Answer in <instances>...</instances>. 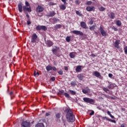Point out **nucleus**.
I'll use <instances>...</instances> for the list:
<instances>
[{
  "mask_svg": "<svg viewBox=\"0 0 127 127\" xmlns=\"http://www.w3.org/2000/svg\"><path fill=\"white\" fill-rule=\"evenodd\" d=\"M87 11H94L95 10V7L94 6H88L86 8Z\"/></svg>",
  "mask_w": 127,
  "mask_h": 127,
  "instance_id": "f3484780",
  "label": "nucleus"
},
{
  "mask_svg": "<svg viewBox=\"0 0 127 127\" xmlns=\"http://www.w3.org/2000/svg\"><path fill=\"white\" fill-rule=\"evenodd\" d=\"M112 29H114V31H118V29H117V28L113 27L112 28Z\"/></svg>",
  "mask_w": 127,
  "mask_h": 127,
  "instance_id": "5fc2aeb1",
  "label": "nucleus"
},
{
  "mask_svg": "<svg viewBox=\"0 0 127 127\" xmlns=\"http://www.w3.org/2000/svg\"><path fill=\"white\" fill-rule=\"evenodd\" d=\"M85 4L86 5H91V4H92V1H88L86 2Z\"/></svg>",
  "mask_w": 127,
  "mask_h": 127,
  "instance_id": "4c0bfd02",
  "label": "nucleus"
},
{
  "mask_svg": "<svg viewBox=\"0 0 127 127\" xmlns=\"http://www.w3.org/2000/svg\"><path fill=\"white\" fill-rule=\"evenodd\" d=\"M69 92L71 95H76V92L73 91V90H69Z\"/></svg>",
  "mask_w": 127,
  "mask_h": 127,
  "instance_id": "72a5a7b5",
  "label": "nucleus"
},
{
  "mask_svg": "<svg viewBox=\"0 0 127 127\" xmlns=\"http://www.w3.org/2000/svg\"><path fill=\"white\" fill-rule=\"evenodd\" d=\"M64 95L66 98H68V99H70V98H71V97H70V95H69V94H68L67 93H65L64 94Z\"/></svg>",
  "mask_w": 127,
  "mask_h": 127,
  "instance_id": "f704fd0d",
  "label": "nucleus"
},
{
  "mask_svg": "<svg viewBox=\"0 0 127 127\" xmlns=\"http://www.w3.org/2000/svg\"><path fill=\"white\" fill-rule=\"evenodd\" d=\"M37 35H36L35 33H34L31 37V42L32 43H35V42H36V39H37Z\"/></svg>",
  "mask_w": 127,
  "mask_h": 127,
  "instance_id": "423d86ee",
  "label": "nucleus"
},
{
  "mask_svg": "<svg viewBox=\"0 0 127 127\" xmlns=\"http://www.w3.org/2000/svg\"><path fill=\"white\" fill-rule=\"evenodd\" d=\"M99 10H100V11H104V10H106V8L102 6L99 8Z\"/></svg>",
  "mask_w": 127,
  "mask_h": 127,
  "instance_id": "7c9ffc66",
  "label": "nucleus"
},
{
  "mask_svg": "<svg viewBox=\"0 0 127 127\" xmlns=\"http://www.w3.org/2000/svg\"><path fill=\"white\" fill-rule=\"evenodd\" d=\"M44 10V8L41 5H38L37 7L36 8V11L37 12H42Z\"/></svg>",
  "mask_w": 127,
  "mask_h": 127,
  "instance_id": "f8f14e48",
  "label": "nucleus"
},
{
  "mask_svg": "<svg viewBox=\"0 0 127 127\" xmlns=\"http://www.w3.org/2000/svg\"><path fill=\"white\" fill-rule=\"evenodd\" d=\"M110 117H111V119H115V117L114 116L112 115V114H111V115H110Z\"/></svg>",
  "mask_w": 127,
  "mask_h": 127,
  "instance_id": "0e129e2a",
  "label": "nucleus"
},
{
  "mask_svg": "<svg viewBox=\"0 0 127 127\" xmlns=\"http://www.w3.org/2000/svg\"><path fill=\"white\" fill-rule=\"evenodd\" d=\"M83 101L85 103H88V104H90L91 105H93L94 102V100L93 99L87 97L83 98Z\"/></svg>",
  "mask_w": 127,
  "mask_h": 127,
  "instance_id": "f03ea898",
  "label": "nucleus"
},
{
  "mask_svg": "<svg viewBox=\"0 0 127 127\" xmlns=\"http://www.w3.org/2000/svg\"><path fill=\"white\" fill-rule=\"evenodd\" d=\"M95 114L94 111H92L91 113H90V116H93Z\"/></svg>",
  "mask_w": 127,
  "mask_h": 127,
  "instance_id": "4d7b16f0",
  "label": "nucleus"
},
{
  "mask_svg": "<svg viewBox=\"0 0 127 127\" xmlns=\"http://www.w3.org/2000/svg\"><path fill=\"white\" fill-rule=\"evenodd\" d=\"M36 30H44V31H46L47 30V27L43 25H38L36 27Z\"/></svg>",
  "mask_w": 127,
  "mask_h": 127,
  "instance_id": "7ed1b4c3",
  "label": "nucleus"
},
{
  "mask_svg": "<svg viewBox=\"0 0 127 127\" xmlns=\"http://www.w3.org/2000/svg\"><path fill=\"white\" fill-rule=\"evenodd\" d=\"M91 56H92V57H96L95 55L94 54H91Z\"/></svg>",
  "mask_w": 127,
  "mask_h": 127,
  "instance_id": "680f3d73",
  "label": "nucleus"
},
{
  "mask_svg": "<svg viewBox=\"0 0 127 127\" xmlns=\"http://www.w3.org/2000/svg\"><path fill=\"white\" fill-rule=\"evenodd\" d=\"M109 122H111V123H114V124H116V120H113L112 119H110L109 120Z\"/></svg>",
  "mask_w": 127,
  "mask_h": 127,
  "instance_id": "79ce46f5",
  "label": "nucleus"
},
{
  "mask_svg": "<svg viewBox=\"0 0 127 127\" xmlns=\"http://www.w3.org/2000/svg\"><path fill=\"white\" fill-rule=\"evenodd\" d=\"M53 20L54 22H57V21H59V19L54 17L53 18Z\"/></svg>",
  "mask_w": 127,
  "mask_h": 127,
  "instance_id": "a19ab883",
  "label": "nucleus"
},
{
  "mask_svg": "<svg viewBox=\"0 0 127 127\" xmlns=\"http://www.w3.org/2000/svg\"><path fill=\"white\" fill-rule=\"evenodd\" d=\"M99 30L102 36H107V32H105V30L103 29L102 26L100 27Z\"/></svg>",
  "mask_w": 127,
  "mask_h": 127,
  "instance_id": "9d476101",
  "label": "nucleus"
},
{
  "mask_svg": "<svg viewBox=\"0 0 127 127\" xmlns=\"http://www.w3.org/2000/svg\"><path fill=\"white\" fill-rule=\"evenodd\" d=\"M93 75H94L95 77H97V78H100V77H101V74L98 71H94L93 72Z\"/></svg>",
  "mask_w": 127,
  "mask_h": 127,
  "instance_id": "412c9836",
  "label": "nucleus"
},
{
  "mask_svg": "<svg viewBox=\"0 0 127 127\" xmlns=\"http://www.w3.org/2000/svg\"><path fill=\"white\" fill-rule=\"evenodd\" d=\"M22 3L20 2L18 4V8L19 12H22Z\"/></svg>",
  "mask_w": 127,
  "mask_h": 127,
  "instance_id": "dca6fc26",
  "label": "nucleus"
},
{
  "mask_svg": "<svg viewBox=\"0 0 127 127\" xmlns=\"http://www.w3.org/2000/svg\"><path fill=\"white\" fill-rule=\"evenodd\" d=\"M46 116L47 117H48V116H50V114L49 113H47L46 114Z\"/></svg>",
  "mask_w": 127,
  "mask_h": 127,
  "instance_id": "052dcab7",
  "label": "nucleus"
},
{
  "mask_svg": "<svg viewBox=\"0 0 127 127\" xmlns=\"http://www.w3.org/2000/svg\"><path fill=\"white\" fill-rule=\"evenodd\" d=\"M70 85L72 86V87H75V86L77 85V82L75 80L72 81L70 82Z\"/></svg>",
  "mask_w": 127,
  "mask_h": 127,
  "instance_id": "b1692460",
  "label": "nucleus"
},
{
  "mask_svg": "<svg viewBox=\"0 0 127 127\" xmlns=\"http://www.w3.org/2000/svg\"><path fill=\"white\" fill-rule=\"evenodd\" d=\"M76 14H78V15H79V16H81V13L79 11H76Z\"/></svg>",
  "mask_w": 127,
  "mask_h": 127,
  "instance_id": "3c124183",
  "label": "nucleus"
},
{
  "mask_svg": "<svg viewBox=\"0 0 127 127\" xmlns=\"http://www.w3.org/2000/svg\"><path fill=\"white\" fill-rule=\"evenodd\" d=\"M90 92V89L89 88H85L82 89V92L83 94H88Z\"/></svg>",
  "mask_w": 127,
  "mask_h": 127,
  "instance_id": "4be33fe9",
  "label": "nucleus"
},
{
  "mask_svg": "<svg viewBox=\"0 0 127 127\" xmlns=\"http://www.w3.org/2000/svg\"><path fill=\"white\" fill-rule=\"evenodd\" d=\"M80 26H81L82 28L87 29V24H86V23H85V22H80Z\"/></svg>",
  "mask_w": 127,
  "mask_h": 127,
  "instance_id": "aec40b11",
  "label": "nucleus"
},
{
  "mask_svg": "<svg viewBox=\"0 0 127 127\" xmlns=\"http://www.w3.org/2000/svg\"><path fill=\"white\" fill-rule=\"evenodd\" d=\"M60 94H61L62 95L64 94V90H61L60 91Z\"/></svg>",
  "mask_w": 127,
  "mask_h": 127,
  "instance_id": "09e8293b",
  "label": "nucleus"
},
{
  "mask_svg": "<svg viewBox=\"0 0 127 127\" xmlns=\"http://www.w3.org/2000/svg\"><path fill=\"white\" fill-rule=\"evenodd\" d=\"M82 65H77L76 67V72H81L82 71Z\"/></svg>",
  "mask_w": 127,
  "mask_h": 127,
  "instance_id": "6ab92c4d",
  "label": "nucleus"
},
{
  "mask_svg": "<svg viewBox=\"0 0 127 127\" xmlns=\"http://www.w3.org/2000/svg\"><path fill=\"white\" fill-rule=\"evenodd\" d=\"M65 40H66V42H70V41H71V36L66 37Z\"/></svg>",
  "mask_w": 127,
  "mask_h": 127,
  "instance_id": "c85d7f7f",
  "label": "nucleus"
},
{
  "mask_svg": "<svg viewBox=\"0 0 127 127\" xmlns=\"http://www.w3.org/2000/svg\"><path fill=\"white\" fill-rule=\"evenodd\" d=\"M52 81H55V77H51Z\"/></svg>",
  "mask_w": 127,
  "mask_h": 127,
  "instance_id": "13d9d810",
  "label": "nucleus"
},
{
  "mask_svg": "<svg viewBox=\"0 0 127 127\" xmlns=\"http://www.w3.org/2000/svg\"><path fill=\"white\" fill-rule=\"evenodd\" d=\"M23 9L24 11H28V12H31V7L23 6Z\"/></svg>",
  "mask_w": 127,
  "mask_h": 127,
  "instance_id": "9b49d317",
  "label": "nucleus"
},
{
  "mask_svg": "<svg viewBox=\"0 0 127 127\" xmlns=\"http://www.w3.org/2000/svg\"><path fill=\"white\" fill-rule=\"evenodd\" d=\"M10 96H12V95H13V92L11 91V92L9 93Z\"/></svg>",
  "mask_w": 127,
  "mask_h": 127,
  "instance_id": "e2e57ef3",
  "label": "nucleus"
},
{
  "mask_svg": "<svg viewBox=\"0 0 127 127\" xmlns=\"http://www.w3.org/2000/svg\"><path fill=\"white\" fill-rule=\"evenodd\" d=\"M108 76H109V78H112V77H113V74H112V73H109V74H108Z\"/></svg>",
  "mask_w": 127,
  "mask_h": 127,
  "instance_id": "6e6d98bb",
  "label": "nucleus"
},
{
  "mask_svg": "<svg viewBox=\"0 0 127 127\" xmlns=\"http://www.w3.org/2000/svg\"><path fill=\"white\" fill-rule=\"evenodd\" d=\"M64 68L65 71H68V70H69V68H68V66H64Z\"/></svg>",
  "mask_w": 127,
  "mask_h": 127,
  "instance_id": "864d4df0",
  "label": "nucleus"
},
{
  "mask_svg": "<svg viewBox=\"0 0 127 127\" xmlns=\"http://www.w3.org/2000/svg\"><path fill=\"white\" fill-rule=\"evenodd\" d=\"M27 23L28 25L31 24V22L30 21V20L29 19L27 20Z\"/></svg>",
  "mask_w": 127,
  "mask_h": 127,
  "instance_id": "49530a36",
  "label": "nucleus"
},
{
  "mask_svg": "<svg viewBox=\"0 0 127 127\" xmlns=\"http://www.w3.org/2000/svg\"><path fill=\"white\" fill-rule=\"evenodd\" d=\"M46 70L48 71H51V70H52V66H51L50 65H48L46 67Z\"/></svg>",
  "mask_w": 127,
  "mask_h": 127,
  "instance_id": "a878e982",
  "label": "nucleus"
},
{
  "mask_svg": "<svg viewBox=\"0 0 127 127\" xmlns=\"http://www.w3.org/2000/svg\"><path fill=\"white\" fill-rule=\"evenodd\" d=\"M58 50H59V48L58 47L54 46L52 49V52L53 54L56 55V54H57V51H58Z\"/></svg>",
  "mask_w": 127,
  "mask_h": 127,
  "instance_id": "ddd939ff",
  "label": "nucleus"
},
{
  "mask_svg": "<svg viewBox=\"0 0 127 127\" xmlns=\"http://www.w3.org/2000/svg\"><path fill=\"white\" fill-rule=\"evenodd\" d=\"M69 56H70V58H75V57L76 56L75 55V54H74V53H70L69 54Z\"/></svg>",
  "mask_w": 127,
  "mask_h": 127,
  "instance_id": "c756f323",
  "label": "nucleus"
},
{
  "mask_svg": "<svg viewBox=\"0 0 127 127\" xmlns=\"http://www.w3.org/2000/svg\"><path fill=\"white\" fill-rule=\"evenodd\" d=\"M56 14V13L54 11H51L46 15V16L48 17H52Z\"/></svg>",
  "mask_w": 127,
  "mask_h": 127,
  "instance_id": "4468645a",
  "label": "nucleus"
},
{
  "mask_svg": "<svg viewBox=\"0 0 127 127\" xmlns=\"http://www.w3.org/2000/svg\"><path fill=\"white\" fill-rule=\"evenodd\" d=\"M55 3H53V2H50L49 3V5H55Z\"/></svg>",
  "mask_w": 127,
  "mask_h": 127,
  "instance_id": "de8ad7c7",
  "label": "nucleus"
},
{
  "mask_svg": "<svg viewBox=\"0 0 127 127\" xmlns=\"http://www.w3.org/2000/svg\"><path fill=\"white\" fill-rule=\"evenodd\" d=\"M35 127H45L43 123H38L36 125Z\"/></svg>",
  "mask_w": 127,
  "mask_h": 127,
  "instance_id": "393cba45",
  "label": "nucleus"
},
{
  "mask_svg": "<svg viewBox=\"0 0 127 127\" xmlns=\"http://www.w3.org/2000/svg\"><path fill=\"white\" fill-rule=\"evenodd\" d=\"M95 27H96V26L93 25L92 26L90 27L89 29L90 30H94L95 29Z\"/></svg>",
  "mask_w": 127,
  "mask_h": 127,
  "instance_id": "ea45409f",
  "label": "nucleus"
},
{
  "mask_svg": "<svg viewBox=\"0 0 127 127\" xmlns=\"http://www.w3.org/2000/svg\"><path fill=\"white\" fill-rule=\"evenodd\" d=\"M93 23H94V19L93 18H91L89 21V24H90V25H92Z\"/></svg>",
  "mask_w": 127,
  "mask_h": 127,
  "instance_id": "58836bf2",
  "label": "nucleus"
},
{
  "mask_svg": "<svg viewBox=\"0 0 127 127\" xmlns=\"http://www.w3.org/2000/svg\"><path fill=\"white\" fill-rule=\"evenodd\" d=\"M109 16L110 18H111V19H114V18H115L116 16V14L115 13V12H110V14L109 15Z\"/></svg>",
  "mask_w": 127,
  "mask_h": 127,
  "instance_id": "a211bd4d",
  "label": "nucleus"
},
{
  "mask_svg": "<svg viewBox=\"0 0 127 127\" xmlns=\"http://www.w3.org/2000/svg\"><path fill=\"white\" fill-rule=\"evenodd\" d=\"M121 43V41L120 40H116L115 43H113V46L116 48H117V49H119L120 48V44Z\"/></svg>",
  "mask_w": 127,
  "mask_h": 127,
  "instance_id": "6e6552de",
  "label": "nucleus"
},
{
  "mask_svg": "<svg viewBox=\"0 0 127 127\" xmlns=\"http://www.w3.org/2000/svg\"><path fill=\"white\" fill-rule=\"evenodd\" d=\"M36 75H37L38 76H39V72H36L35 71H34V76H36Z\"/></svg>",
  "mask_w": 127,
  "mask_h": 127,
  "instance_id": "37998d69",
  "label": "nucleus"
},
{
  "mask_svg": "<svg viewBox=\"0 0 127 127\" xmlns=\"http://www.w3.org/2000/svg\"><path fill=\"white\" fill-rule=\"evenodd\" d=\"M21 127H30V122L23 121L21 124Z\"/></svg>",
  "mask_w": 127,
  "mask_h": 127,
  "instance_id": "39448f33",
  "label": "nucleus"
},
{
  "mask_svg": "<svg viewBox=\"0 0 127 127\" xmlns=\"http://www.w3.org/2000/svg\"><path fill=\"white\" fill-rule=\"evenodd\" d=\"M58 73L60 75H63V71L62 70H61L59 71H58Z\"/></svg>",
  "mask_w": 127,
  "mask_h": 127,
  "instance_id": "a18cd8bd",
  "label": "nucleus"
},
{
  "mask_svg": "<svg viewBox=\"0 0 127 127\" xmlns=\"http://www.w3.org/2000/svg\"><path fill=\"white\" fill-rule=\"evenodd\" d=\"M107 114H108V115H109V116H110V115H112V114H111V112H110L109 111H107Z\"/></svg>",
  "mask_w": 127,
  "mask_h": 127,
  "instance_id": "bf43d9fd",
  "label": "nucleus"
},
{
  "mask_svg": "<svg viewBox=\"0 0 127 127\" xmlns=\"http://www.w3.org/2000/svg\"><path fill=\"white\" fill-rule=\"evenodd\" d=\"M124 50L125 54H127V46H124Z\"/></svg>",
  "mask_w": 127,
  "mask_h": 127,
  "instance_id": "473e14b6",
  "label": "nucleus"
},
{
  "mask_svg": "<svg viewBox=\"0 0 127 127\" xmlns=\"http://www.w3.org/2000/svg\"><path fill=\"white\" fill-rule=\"evenodd\" d=\"M116 24L118 25V26H121L122 25V22L120 20H117L116 21Z\"/></svg>",
  "mask_w": 127,
  "mask_h": 127,
  "instance_id": "cd10ccee",
  "label": "nucleus"
},
{
  "mask_svg": "<svg viewBox=\"0 0 127 127\" xmlns=\"http://www.w3.org/2000/svg\"><path fill=\"white\" fill-rule=\"evenodd\" d=\"M66 118L67 122L69 123H73L75 122V115L73 114V112L71 109H68L66 113Z\"/></svg>",
  "mask_w": 127,
  "mask_h": 127,
  "instance_id": "f257e3e1",
  "label": "nucleus"
},
{
  "mask_svg": "<svg viewBox=\"0 0 127 127\" xmlns=\"http://www.w3.org/2000/svg\"><path fill=\"white\" fill-rule=\"evenodd\" d=\"M25 5L24 6H30V4H29V2H28V1H26L25 2Z\"/></svg>",
  "mask_w": 127,
  "mask_h": 127,
  "instance_id": "c9c22d12",
  "label": "nucleus"
},
{
  "mask_svg": "<svg viewBox=\"0 0 127 127\" xmlns=\"http://www.w3.org/2000/svg\"><path fill=\"white\" fill-rule=\"evenodd\" d=\"M56 118H57V119H60V118H61V114L60 113H58L56 115Z\"/></svg>",
  "mask_w": 127,
  "mask_h": 127,
  "instance_id": "2f4dec72",
  "label": "nucleus"
},
{
  "mask_svg": "<svg viewBox=\"0 0 127 127\" xmlns=\"http://www.w3.org/2000/svg\"><path fill=\"white\" fill-rule=\"evenodd\" d=\"M77 77L79 80H83L84 79V75L83 74H79L77 75Z\"/></svg>",
  "mask_w": 127,
  "mask_h": 127,
  "instance_id": "5701e85b",
  "label": "nucleus"
},
{
  "mask_svg": "<svg viewBox=\"0 0 127 127\" xmlns=\"http://www.w3.org/2000/svg\"><path fill=\"white\" fill-rule=\"evenodd\" d=\"M62 27V26L61 24H56L55 26V29H59V28H61Z\"/></svg>",
  "mask_w": 127,
  "mask_h": 127,
  "instance_id": "bb28decb",
  "label": "nucleus"
},
{
  "mask_svg": "<svg viewBox=\"0 0 127 127\" xmlns=\"http://www.w3.org/2000/svg\"><path fill=\"white\" fill-rule=\"evenodd\" d=\"M103 91H104V92H105L106 93H108V92H109L110 90L109 89H108V88H106V87H103Z\"/></svg>",
  "mask_w": 127,
  "mask_h": 127,
  "instance_id": "e433bc0d",
  "label": "nucleus"
},
{
  "mask_svg": "<svg viewBox=\"0 0 127 127\" xmlns=\"http://www.w3.org/2000/svg\"><path fill=\"white\" fill-rule=\"evenodd\" d=\"M99 99H103V97H99Z\"/></svg>",
  "mask_w": 127,
  "mask_h": 127,
  "instance_id": "338daca9",
  "label": "nucleus"
},
{
  "mask_svg": "<svg viewBox=\"0 0 127 127\" xmlns=\"http://www.w3.org/2000/svg\"><path fill=\"white\" fill-rule=\"evenodd\" d=\"M74 2L75 4H80V2H79V0H75Z\"/></svg>",
  "mask_w": 127,
  "mask_h": 127,
  "instance_id": "c03bdc74",
  "label": "nucleus"
},
{
  "mask_svg": "<svg viewBox=\"0 0 127 127\" xmlns=\"http://www.w3.org/2000/svg\"><path fill=\"white\" fill-rule=\"evenodd\" d=\"M63 2H64V4H62L60 6V8L61 9H62V10H65L66 9V5L67 4V2H66V0H61Z\"/></svg>",
  "mask_w": 127,
  "mask_h": 127,
  "instance_id": "20e7f679",
  "label": "nucleus"
},
{
  "mask_svg": "<svg viewBox=\"0 0 127 127\" xmlns=\"http://www.w3.org/2000/svg\"><path fill=\"white\" fill-rule=\"evenodd\" d=\"M103 119H104V120H106L107 121H109V120H110V118H108V117H103Z\"/></svg>",
  "mask_w": 127,
  "mask_h": 127,
  "instance_id": "8fccbe9b",
  "label": "nucleus"
},
{
  "mask_svg": "<svg viewBox=\"0 0 127 127\" xmlns=\"http://www.w3.org/2000/svg\"><path fill=\"white\" fill-rule=\"evenodd\" d=\"M72 33L76 35H81V36H83V35H84L83 32L78 30H73L72 31Z\"/></svg>",
  "mask_w": 127,
  "mask_h": 127,
  "instance_id": "0eeeda50",
  "label": "nucleus"
},
{
  "mask_svg": "<svg viewBox=\"0 0 127 127\" xmlns=\"http://www.w3.org/2000/svg\"><path fill=\"white\" fill-rule=\"evenodd\" d=\"M26 16L27 17V18H29V15H28V13L26 14Z\"/></svg>",
  "mask_w": 127,
  "mask_h": 127,
  "instance_id": "69168bd1",
  "label": "nucleus"
},
{
  "mask_svg": "<svg viewBox=\"0 0 127 127\" xmlns=\"http://www.w3.org/2000/svg\"><path fill=\"white\" fill-rule=\"evenodd\" d=\"M45 43L47 45L48 47H51V46H53V42L51 40H47L45 39Z\"/></svg>",
  "mask_w": 127,
  "mask_h": 127,
  "instance_id": "1a4fd4ad",
  "label": "nucleus"
},
{
  "mask_svg": "<svg viewBox=\"0 0 127 127\" xmlns=\"http://www.w3.org/2000/svg\"><path fill=\"white\" fill-rule=\"evenodd\" d=\"M52 70H53L54 71H57V68H56V67L54 66V67H52Z\"/></svg>",
  "mask_w": 127,
  "mask_h": 127,
  "instance_id": "603ef678",
  "label": "nucleus"
},
{
  "mask_svg": "<svg viewBox=\"0 0 127 127\" xmlns=\"http://www.w3.org/2000/svg\"><path fill=\"white\" fill-rule=\"evenodd\" d=\"M120 52H123V50H121Z\"/></svg>",
  "mask_w": 127,
  "mask_h": 127,
  "instance_id": "774afa93",
  "label": "nucleus"
},
{
  "mask_svg": "<svg viewBox=\"0 0 127 127\" xmlns=\"http://www.w3.org/2000/svg\"><path fill=\"white\" fill-rule=\"evenodd\" d=\"M108 88L110 89H114V88L116 86L115 84H113L112 82H108Z\"/></svg>",
  "mask_w": 127,
  "mask_h": 127,
  "instance_id": "2eb2a0df",
  "label": "nucleus"
}]
</instances>
